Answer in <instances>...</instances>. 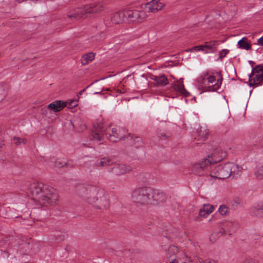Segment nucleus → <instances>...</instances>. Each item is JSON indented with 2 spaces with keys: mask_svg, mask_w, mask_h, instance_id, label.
<instances>
[{
  "mask_svg": "<svg viewBox=\"0 0 263 263\" xmlns=\"http://www.w3.org/2000/svg\"><path fill=\"white\" fill-rule=\"evenodd\" d=\"M103 9V6L101 3L91 4L75 9L73 12L68 14V16L72 20H78L86 17L87 14L97 13L102 11Z\"/></svg>",
  "mask_w": 263,
  "mask_h": 263,
  "instance_id": "nucleus-5",
  "label": "nucleus"
},
{
  "mask_svg": "<svg viewBox=\"0 0 263 263\" xmlns=\"http://www.w3.org/2000/svg\"><path fill=\"white\" fill-rule=\"evenodd\" d=\"M132 169L130 166L122 163H117L114 164L110 171L115 175H121L130 172Z\"/></svg>",
  "mask_w": 263,
  "mask_h": 263,
  "instance_id": "nucleus-17",
  "label": "nucleus"
},
{
  "mask_svg": "<svg viewBox=\"0 0 263 263\" xmlns=\"http://www.w3.org/2000/svg\"><path fill=\"white\" fill-rule=\"evenodd\" d=\"M54 237L57 242H60L64 240L65 235L61 232H56L54 235Z\"/></svg>",
  "mask_w": 263,
  "mask_h": 263,
  "instance_id": "nucleus-36",
  "label": "nucleus"
},
{
  "mask_svg": "<svg viewBox=\"0 0 263 263\" xmlns=\"http://www.w3.org/2000/svg\"><path fill=\"white\" fill-rule=\"evenodd\" d=\"M231 168L229 163L217 166H214L210 171V176L219 179L228 178L232 174Z\"/></svg>",
  "mask_w": 263,
  "mask_h": 263,
  "instance_id": "nucleus-8",
  "label": "nucleus"
},
{
  "mask_svg": "<svg viewBox=\"0 0 263 263\" xmlns=\"http://www.w3.org/2000/svg\"><path fill=\"white\" fill-rule=\"evenodd\" d=\"M238 45L239 48L247 50L250 49L251 48V46L249 43H248L246 37H243L242 39L239 40L238 42Z\"/></svg>",
  "mask_w": 263,
  "mask_h": 263,
  "instance_id": "nucleus-33",
  "label": "nucleus"
},
{
  "mask_svg": "<svg viewBox=\"0 0 263 263\" xmlns=\"http://www.w3.org/2000/svg\"><path fill=\"white\" fill-rule=\"evenodd\" d=\"M249 85L250 86L258 87L262 85L263 81V73L249 74Z\"/></svg>",
  "mask_w": 263,
  "mask_h": 263,
  "instance_id": "nucleus-18",
  "label": "nucleus"
},
{
  "mask_svg": "<svg viewBox=\"0 0 263 263\" xmlns=\"http://www.w3.org/2000/svg\"><path fill=\"white\" fill-rule=\"evenodd\" d=\"M255 175L258 179H263V164L257 166V170L255 172Z\"/></svg>",
  "mask_w": 263,
  "mask_h": 263,
  "instance_id": "nucleus-34",
  "label": "nucleus"
},
{
  "mask_svg": "<svg viewBox=\"0 0 263 263\" xmlns=\"http://www.w3.org/2000/svg\"><path fill=\"white\" fill-rule=\"evenodd\" d=\"M197 135H196L194 139L196 141H199L195 143L196 144L198 145L205 141L208 136V132L201 128L197 132Z\"/></svg>",
  "mask_w": 263,
  "mask_h": 263,
  "instance_id": "nucleus-23",
  "label": "nucleus"
},
{
  "mask_svg": "<svg viewBox=\"0 0 263 263\" xmlns=\"http://www.w3.org/2000/svg\"><path fill=\"white\" fill-rule=\"evenodd\" d=\"M205 80H207V84H214L209 86H205L204 88V91H216L220 87L222 83V78L216 80L215 77L212 75L208 76V73L204 75L203 78V81L201 82L202 85H206Z\"/></svg>",
  "mask_w": 263,
  "mask_h": 263,
  "instance_id": "nucleus-10",
  "label": "nucleus"
},
{
  "mask_svg": "<svg viewBox=\"0 0 263 263\" xmlns=\"http://www.w3.org/2000/svg\"><path fill=\"white\" fill-rule=\"evenodd\" d=\"M152 79L156 82L157 86H164L168 83V80L164 74L153 76Z\"/></svg>",
  "mask_w": 263,
  "mask_h": 263,
  "instance_id": "nucleus-24",
  "label": "nucleus"
},
{
  "mask_svg": "<svg viewBox=\"0 0 263 263\" xmlns=\"http://www.w3.org/2000/svg\"><path fill=\"white\" fill-rule=\"evenodd\" d=\"M125 129L118 126L111 125L105 128L103 124H98L91 135L90 139L97 142L104 140L105 137L111 141L116 142L124 138Z\"/></svg>",
  "mask_w": 263,
  "mask_h": 263,
  "instance_id": "nucleus-2",
  "label": "nucleus"
},
{
  "mask_svg": "<svg viewBox=\"0 0 263 263\" xmlns=\"http://www.w3.org/2000/svg\"><path fill=\"white\" fill-rule=\"evenodd\" d=\"M84 91H85V89H83V90H81V91L79 92V93H78V97H80V96H81V95L83 93V92H84Z\"/></svg>",
  "mask_w": 263,
  "mask_h": 263,
  "instance_id": "nucleus-48",
  "label": "nucleus"
},
{
  "mask_svg": "<svg viewBox=\"0 0 263 263\" xmlns=\"http://www.w3.org/2000/svg\"><path fill=\"white\" fill-rule=\"evenodd\" d=\"M164 6L165 4L160 0H152L146 4L145 9L147 12L156 13L162 9Z\"/></svg>",
  "mask_w": 263,
  "mask_h": 263,
  "instance_id": "nucleus-16",
  "label": "nucleus"
},
{
  "mask_svg": "<svg viewBox=\"0 0 263 263\" xmlns=\"http://www.w3.org/2000/svg\"><path fill=\"white\" fill-rule=\"evenodd\" d=\"M10 243H9L8 250L4 251L6 256H8L9 254L16 256L18 255L24 254L26 250H24V248L29 245V243H27L23 240H20L16 237H10L9 239Z\"/></svg>",
  "mask_w": 263,
  "mask_h": 263,
  "instance_id": "nucleus-7",
  "label": "nucleus"
},
{
  "mask_svg": "<svg viewBox=\"0 0 263 263\" xmlns=\"http://www.w3.org/2000/svg\"><path fill=\"white\" fill-rule=\"evenodd\" d=\"M4 145V142L3 141H0V148L2 147V146Z\"/></svg>",
  "mask_w": 263,
  "mask_h": 263,
  "instance_id": "nucleus-50",
  "label": "nucleus"
},
{
  "mask_svg": "<svg viewBox=\"0 0 263 263\" xmlns=\"http://www.w3.org/2000/svg\"><path fill=\"white\" fill-rule=\"evenodd\" d=\"M157 136L158 138H167L170 137V135L166 134L165 133H164L161 130H159L157 132Z\"/></svg>",
  "mask_w": 263,
  "mask_h": 263,
  "instance_id": "nucleus-41",
  "label": "nucleus"
},
{
  "mask_svg": "<svg viewBox=\"0 0 263 263\" xmlns=\"http://www.w3.org/2000/svg\"><path fill=\"white\" fill-rule=\"evenodd\" d=\"M151 192L149 204H158L165 201L166 196L162 191L152 188Z\"/></svg>",
  "mask_w": 263,
  "mask_h": 263,
  "instance_id": "nucleus-13",
  "label": "nucleus"
},
{
  "mask_svg": "<svg viewBox=\"0 0 263 263\" xmlns=\"http://www.w3.org/2000/svg\"><path fill=\"white\" fill-rule=\"evenodd\" d=\"M12 142L14 143V144L18 146L21 143V138L17 137H14L12 139Z\"/></svg>",
  "mask_w": 263,
  "mask_h": 263,
  "instance_id": "nucleus-44",
  "label": "nucleus"
},
{
  "mask_svg": "<svg viewBox=\"0 0 263 263\" xmlns=\"http://www.w3.org/2000/svg\"><path fill=\"white\" fill-rule=\"evenodd\" d=\"M243 263H258V262L254 260V259H246Z\"/></svg>",
  "mask_w": 263,
  "mask_h": 263,
  "instance_id": "nucleus-45",
  "label": "nucleus"
},
{
  "mask_svg": "<svg viewBox=\"0 0 263 263\" xmlns=\"http://www.w3.org/2000/svg\"><path fill=\"white\" fill-rule=\"evenodd\" d=\"M177 247H176L175 246H174L170 247V248L168 249L169 252H175V251H177Z\"/></svg>",
  "mask_w": 263,
  "mask_h": 263,
  "instance_id": "nucleus-47",
  "label": "nucleus"
},
{
  "mask_svg": "<svg viewBox=\"0 0 263 263\" xmlns=\"http://www.w3.org/2000/svg\"><path fill=\"white\" fill-rule=\"evenodd\" d=\"M134 145L136 147H138L141 146L142 145V140L140 137H136L134 138Z\"/></svg>",
  "mask_w": 263,
  "mask_h": 263,
  "instance_id": "nucleus-39",
  "label": "nucleus"
},
{
  "mask_svg": "<svg viewBox=\"0 0 263 263\" xmlns=\"http://www.w3.org/2000/svg\"><path fill=\"white\" fill-rule=\"evenodd\" d=\"M251 214L258 217H263V201L254 204L251 209Z\"/></svg>",
  "mask_w": 263,
  "mask_h": 263,
  "instance_id": "nucleus-20",
  "label": "nucleus"
},
{
  "mask_svg": "<svg viewBox=\"0 0 263 263\" xmlns=\"http://www.w3.org/2000/svg\"><path fill=\"white\" fill-rule=\"evenodd\" d=\"M237 226L238 223L236 222L227 221L223 224V227L226 229L224 232L226 233L227 230L233 231L237 228Z\"/></svg>",
  "mask_w": 263,
  "mask_h": 263,
  "instance_id": "nucleus-32",
  "label": "nucleus"
},
{
  "mask_svg": "<svg viewBox=\"0 0 263 263\" xmlns=\"http://www.w3.org/2000/svg\"><path fill=\"white\" fill-rule=\"evenodd\" d=\"M214 210V206L210 204H204L199 210V214L200 216L206 217L210 213H212Z\"/></svg>",
  "mask_w": 263,
  "mask_h": 263,
  "instance_id": "nucleus-26",
  "label": "nucleus"
},
{
  "mask_svg": "<svg viewBox=\"0 0 263 263\" xmlns=\"http://www.w3.org/2000/svg\"><path fill=\"white\" fill-rule=\"evenodd\" d=\"M218 45V43L217 41H211L209 42H206L204 45H202L203 46V51L206 53H213L216 50V48Z\"/></svg>",
  "mask_w": 263,
  "mask_h": 263,
  "instance_id": "nucleus-22",
  "label": "nucleus"
},
{
  "mask_svg": "<svg viewBox=\"0 0 263 263\" xmlns=\"http://www.w3.org/2000/svg\"><path fill=\"white\" fill-rule=\"evenodd\" d=\"M122 140H125L127 144L129 145H134V138L130 133L128 134L127 136L125 135L124 138Z\"/></svg>",
  "mask_w": 263,
  "mask_h": 263,
  "instance_id": "nucleus-37",
  "label": "nucleus"
},
{
  "mask_svg": "<svg viewBox=\"0 0 263 263\" xmlns=\"http://www.w3.org/2000/svg\"><path fill=\"white\" fill-rule=\"evenodd\" d=\"M186 261L190 263H216L214 260H203L202 258L196 255L189 257L186 255L184 261L181 258H177L175 255H171L168 257L166 263H187Z\"/></svg>",
  "mask_w": 263,
  "mask_h": 263,
  "instance_id": "nucleus-9",
  "label": "nucleus"
},
{
  "mask_svg": "<svg viewBox=\"0 0 263 263\" xmlns=\"http://www.w3.org/2000/svg\"><path fill=\"white\" fill-rule=\"evenodd\" d=\"M78 105L77 101L75 100H70L67 104L69 108H73Z\"/></svg>",
  "mask_w": 263,
  "mask_h": 263,
  "instance_id": "nucleus-43",
  "label": "nucleus"
},
{
  "mask_svg": "<svg viewBox=\"0 0 263 263\" xmlns=\"http://www.w3.org/2000/svg\"><path fill=\"white\" fill-rule=\"evenodd\" d=\"M90 192L91 199L90 203L95 204L96 208L100 209H106L109 207L108 196L103 190L92 188Z\"/></svg>",
  "mask_w": 263,
  "mask_h": 263,
  "instance_id": "nucleus-4",
  "label": "nucleus"
},
{
  "mask_svg": "<svg viewBox=\"0 0 263 263\" xmlns=\"http://www.w3.org/2000/svg\"><path fill=\"white\" fill-rule=\"evenodd\" d=\"M126 20L130 22H140L145 18L144 11L138 10H125Z\"/></svg>",
  "mask_w": 263,
  "mask_h": 263,
  "instance_id": "nucleus-12",
  "label": "nucleus"
},
{
  "mask_svg": "<svg viewBox=\"0 0 263 263\" xmlns=\"http://www.w3.org/2000/svg\"><path fill=\"white\" fill-rule=\"evenodd\" d=\"M90 192L91 199L90 203L95 204L96 208L100 209H106L109 207L108 196L103 190L92 188Z\"/></svg>",
  "mask_w": 263,
  "mask_h": 263,
  "instance_id": "nucleus-3",
  "label": "nucleus"
},
{
  "mask_svg": "<svg viewBox=\"0 0 263 263\" xmlns=\"http://www.w3.org/2000/svg\"><path fill=\"white\" fill-rule=\"evenodd\" d=\"M226 155L227 153L225 151L222 150L220 147H217L211 154L209 155L205 159L211 166L213 167L215 163L221 161L226 157Z\"/></svg>",
  "mask_w": 263,
  "mask_h": 263,
  "instance_id": "nucleus-11",
  "label": "nucleus"
},
{
  "mask_svg": "<svg viewBox=\"0 0 263 263\" xmlns=\"http://www.w3.org/2000/svg\"><path fill=\"white\" fill-rule=\"evenodd\" d=\"M8 86L6 84L0 83V102L4 100L7 96Z\"/></svg>",
  "mask_w": 263,
  "mask_h": 263,
  "instance_id": "nucleus-28",
  "label": "nucleus"
},
{
  "mask_svg": "<svg viewBox=\"0 0 263 263\" xmlns=\"http://www.w3.org/2000/svg\"><path fill=\"white\" fill-rule=\"evenodd\" d=\"M27 192L33 200L41 205H46L47 203L53 204L58 199L56 190L41 182H34L30 183Z\"/></svg>",
  "mask_w": 263,
  "mask_h": 263,
  "instance_id": "nucleus-1",
  "label": "nucleus"
},
{
  "mask_svg": "<svg viewBox=\"0 0 263 263\" xmlns=\"http://www.w3.org/2000/svg\"><path fill=\"white\" fill-rule=\"evenodd\" d=\"M212 167L205 159L199 163L195 164L193 166V172L198 175H202L208 171L210 173Z\"/></svg>",
  "mask_w": 263,
  "mask_h": 263,
  "instance_id": "nucleus-14",
  "label": "nucleus"
},
{
  "mask_svg": "<svg viewBox=\"0 0 263 263\" xmlns=\"http://www.w3.org/2000/svg\"><path fill=\"white\" fill-rule=\"evenodd\" d=\"M230 165H231V171L232 174L234 177L240 176L241 174L242 168L239 167L237 164L234 163H229Z\"/></svg>",
  "mask_w": 263,
  "mask_h": 263,
  "instance_id": "nucleus-30",
  "label": "nucleus"
},
{
  "mask_svg": "<svg viewBox=\"0 0 263 263\" xmlns=\"http://www.w3.org/2000/svg\"><path fill=\"white\" fill-rule=\"evenodd\" d=\"M92 188H97V187L92 186L86 187L83 185H80L77 187L76 193L80 197L90 203L91 199L90 190Z\"/></svg>",
  "mask_w": 263,
  "mask_h": 263,
  "instance_id": "nucleus-15",
  "label": "nucleus"
},
{
  "mask_svg": "<svg viewBox=\"0 0 263 263\" xmlns=\"http://www.w3.org/2000/svg\"><path fill=\"white\" fill-rule=\"evenodd\" d=\"M229 52V50L228 49H223L221 50L219 53V59L220 60L226 56V55Z\"/></svg>",
  "mask_w": 263,
  "mask_h": 263,
  "instance_id": "nucleus-40",
  "label": "nucleus"
},
{
  "mask_svg": "<svg viewBox=\"0 0 263 263\" xmlns=\"http://www.w3.org/2000/svg\"><path fill=\"white\" fill-rule=\"evenodd\" d=\"M113 163V160L109 157H105L96 161V164L98 167H104Z\"/></svg>",
  "mask_w": 263,
  "mask_h": 263,
  "instance_id": "nucleus-25",
  "label": "nucleus"
},
{
  "mask_svg": "<svg viewBox=\"0 0 263 263\" xmlns=\"http://www.w3.org/2000/svg\"><path fill=\"white\" fill-rule=\"evenodd\" d=\"M257 44L259 45L263 46V36L258 39Z\"/></svg>",
  "mask_w": 263,
  "mask_h": 263,
  "instance_id": "nucleus-46",
  "label": "nucleus"
},
{
  "mask_svg": "<svg viewBox=\"0 0 263 263\" xmlns=\"http://www.w3.org/2000/svg\"><path fill=\"white\" fill-rule=\"evenodd\" d=\"M125 10L113 13L111 16V21L116 24H119L126 21Z\"/></svg>",
  "mask_w": 263,
  "mask_h": 263,
  "instance_id": "nucleus-21",
  "label": "nucleus"
},
{
  "mask_svg": "<svg viewBox=\"0 0 263 263\" xmlns=\"http://www.w3.org/2000/svg\"><path fill=\"white\" fill-rule=\"evenodd\" d=\"M259 73H263V66L262 65H258L253 68L250 74L254 75Z\"/></svg>",
  "mask_w": 263,
  "mask_h": 263,
  "instance_id": "nucleus-35",
  "label": "nucleus"
},
{
  "mask_svg": "<svg viewBox=\"0 0 263 263\" xmlns=\"http://www.w3.org/2000/svg\"><path fill=\"white\" fill-rule=\"evenodd\" d=\"M173 87L176 91L181 94L185 95L188 93L184 88L182 81L177 82L176 83L173 85Z\"/></svg>",
  "mask_w": 263,
  "mask_h": 263,
  "instance_id": "nucleus-27",
  "label": "nucleus"
},
{
  "mask_svg": "<svg viewBox=\"0 0 263 263\" xmlns=\"http://www.w3.org/2000/svg\"><path fill=\"white\" fill-rule=\"evenodd\" d=\"M152 187H140L135 189L132 193V199L137 205L149 204Z\"/></svg>",
  "mask_w": 263,
  "mask_h": 263,
  "instance_id": "nucleus-6",
  "label": "nucleus"
},
{
  "mask_svg": "<svg viewBox=\"0 0 263 263\" xmlns=\"http://www.w3.org/2000/svg\"><path fill=\"white\" fill-rule=\"evenodd\" d=\"M60 164V162H55V165H56L57 166H59Z\"/></svg>",
  "mask_w": 263,
  "mask_h": 263,
  "instance_id": "nucleus-52",
  "label": "nucleus"
},
{
  "mask_svg": "<svg viewBox=\"0 0 263 263\" xmlns=\"http://www.w3.org/2000/svg\"><path fill=\"white\" fill-rule=\"evenodd\" d=\"M203 46L202 45L194 46L193 48L190 49L191 52H194L197 51H203Z\"/></svg>",
  "mask_w": 263,
  "mask_h": 263,
  "instance_id": "nucleus-42",
  "label": "nucleus"
},
{
  "mask_svg": "<svg viewBox=\"0 0 263 263\" xmlns=\"http://www.w3.org/2000/svg\"><path fill=\"white\" fill-rule=\"evenodd\" d=\"M66 103L64 102L61 101H55L51 103H50L48 106V108H45L43 109V111L44 112H47L48 109H50L51 110H53L55 112L60 111L65 106Z\"/></svg>",
  "mask_w": 263,
  "mask_h": 263,
  "instance_id": "nucleus-19",
  "label": "nucleus"
},
{
  "mask_svg": "<svg viewBox=\"0 0 263 263\" xmlns=\"http://www.w3.org/2000/svg\"><path fill=\"white\" fill-rule=\"evenodd\" d=\"M27 142V140L26 139H21V143L25 144Z\"/></svg>",
  "mask_w": 263,
  "mask_h": 263,
  "instance_id": "nucleus-49",
  "label": "nucleus"
},
{
  "mask_svg": "<svg viewBox=\"0 0 263 263\" xmlns=\"http://www.w3.org/2000/svg\"><path fill=\"white\" fill-rule=\"evenodd\" d=\"M150 174L148 173H143L139 174L137 176V180L139 183H146L150 180Z\"/></svg>",
  "mask_w": 263,
  "mask_h": 263,
  "instance_id": "nucleus-31",
  "label": "nucleus"
},
{
  "mask_svg": "<svg viewBox=\"0 0 263 263\" xmlns=\"http://www.w3.org/2000/svg\"><path fill=\"white\" fill-rule=\"evenodd\" d=\"M218 211L221 215H225L228 212V208L224 205H222L219 208Z\"/></svg>",
  "mask_w": 263,
  "mask_h": 263,
  "instance_id": "nucleus-38",
  "label": "nucleus"
},
{
  "mask_svg": "<svg viewBox=\"0 0 263 263\" xmlns=\"http://www.w3.org/2000/svg\"><path fill=\"white\" fill-rule=\"evenodd\" d=\"M95 58V54L92 52H89L83 55L81 58V63L83 65H86L89 62L92 61Z\"/></svg>",
  "mask_w": 263,
  "mask_h": 263,
  "instance_id": "nucleus-29",
  "label": "nucleus"
},
{
  "mask_svg": "<svg viewBox=\"0 0 263 263\" xmlns=\"http://www.w3.org/2000/svg\"><path fill=\"white\" fill-rule=\"evenodd\" d=\"M86 126H85V125H82L81 126V129L82 130H84V129H86Z\"/></svg>",
  "mask_w": 263,
  "mask_h": 263,
  "instance_id": "nucleus-51",
  "label": "nucleus"
}]
</instances>
